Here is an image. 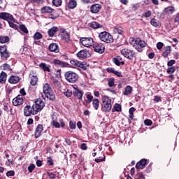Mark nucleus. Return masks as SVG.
<instances>
[{
    "mask_svg": "<svg viewBox=\"0 0 179 179\" xmlns=\"http://www.w3.org/2000/svg\"><path fill=\"white\" fill-rule=\"evenodd\" d=\"M92 107L95 110H99V107H100V100L99 99H94L92 101Z\"/></svg>",
    "mask_w": 179,
    "mask_h": 179,
    "instance_id": "nucleus-34",
    "label": "nucleus"
},
{
    "mask_svg": "<svg viewBox=\"0 0 179 179\" xmlns=\"http://www.w3.org/2000/svg\"><path fill=\"white\" fill-rule=\"evenodd\" d=\"M37 82H38L37 76H32L31 77L30 85H31V86H36V85H37Z\"/></svg>",
    "mask_w": 179,
    "mask_h": 179,
    "instance_id": "nucleus-40",
    "label": "nucleus"
},
{
    "mask_svg": "<svg viewBox=\"0 0 179 179\" xmlns=\"http://www.w3.org/2000/svg\"><path fill=\"white\" fill-rule=\"evenodd\" d=\"M64 77L66 80L69 82V83H76L78 79H79V76L72 71H66L64 73Z\"/></svg>",
    "mask_w": 179,
    "mask_h": 179,
    "instance_id": "nucleus-5",
    "label": "nucleus"
},
{
    "mask_svg": "<svg viewBox=\"0 0 179 179\" xmlns=\"http://www.w3.org/2000/svg\"><path fill=\"white\" fill-rule=\"evenodd\" d=\"M89 27H91V29H101L103 28V25H101L100 23L92 21L88 24Z\"/></svg>",
    "mask_w": 179,
    "mask_h": 179,
    "instance_id": "nucleus-25",
    "label": "nucleus"
},
{
    "mask_svg": "<svg viewBox=\"0 0 179 179\" xmlns=\"http://www.w3.org/2000/svg\"><path fill=\"white\" fill-rule=\"evenodd\" d=\"M99 157L95 159L96 163H101V162H106V155L104 153L101 152L99 154Z\"/></svg>",
    "mask_w": 179,
    "mask_h": 179,
    "instance_id": "nucleus-31",
    "label": "nucleus"
},
{
    "mask_svg": "<svg viewBox=\"0 0 179 179\" xmlns=\"http://www.w3.org/2000/svg\"><path fill=\"white\" fill-rule=\"evenodd\" d=\"M154 101H155V103H160V101H162V97H160L159 96H155Z\"/></svg>",
    "mask_w": 179,
    "mask_h": 179,
    "instance_id": "nucleus-61",
    "label": "nucleus"
},
{
    "mask_svg": "<svg viewBox=\"0 0 179 179\" xmlns=\"http://www.w3.org/2000/svg\"><path fill=\"white\" fill-rule=\"evenodd\" d=\"M6 176H7V177H13V176H15V171H8L6 173Z\"/></svg>",
    "mask_w": 179,
    "mask_h": 179,
    "instance_id": "nucleus-60",
    "label": "nucleus"
},
{
    "mask_svg": "<svg viewBox=\"0 0 179 179\" xmlns=\"http://www.w3.org/2000/svg\"><path fill=\"white\" fill-rule=\"evenodd\" d=\"M32 106L34 107V110H35L36 114H38V113L45 107V103L43 102V99H37Z\"/></svg>",
    "mask_w": 179,
    "mask_h": 179,
    "instance_id": "nucleus-8",
    "label": "nucleus"
},
{
    "mask_svg": "<svg viewBox=\"0 0 179 179\" xmlns=\"http://www.w3.org/2000/svg\"><path fill=\"white\" fill-rule=\"evenodd\" d=\"M74 89L75 91L73 92V96L78 99V100H83V94H85V92L80 90L79 87H74Z\"/></svg>",
    "mask_w": 179,
    "mask_h": 179,
    "instance_id": "nucleus-17",
    "label": "nucleus"
},
{
    "mask_svg": "<svg viewBox=\"0 0 179 179\" xmlns=\"http://www.w3.org/2000/svg\"><path fill=\"white\" fill-rule=\"evenodd\" d=\"M106 71L108 73H114V72H115V69L113 68V67H108L106 69Z\"/></svg>",
    "mask_w": 179,
    "mask_h": 179,
    "instance_id": "nucleus-59",
    "label": "nucleus"
},
{
    "mask_svg": "<svg viewBox=\"0 0 179 179\" xmlns=\"http://www.w3.org/2000/svg\"><path fill=\"white\" fill-rule=\"evenodd\" d=\"M2 67L3 71H9L10 69V65L8 64H3Z\"/></svg>",
    "mask_w": 179,
    "mask_h": 179,
    "instance_id": "nucleus-57",
    "label": "nucleus"
},
{
    "mask_svg": "<svg viewBox=\"0 0 179 179\" xmlns=\"http://www.w3.org/2000/svg\"><path fill=\"white\" fill-rule=\"evenodd\" d=\"M52 3L54 5V6L58 8L62 5V0H52Z\"/></svg>",
    "mask_w": 179,
    "mask_h": 179,
    "instance_id": "nucleus-47",
    "label": "nucleus"
},
{
    "mask_svg": "<svg viewBox=\"0 0 179 179\" xmlns=\"http://www.w3.org/2000/svg\"><path fill=\"white\" fill-rule=\"evenodd\" d=\"M41 13H42V15H47V13H50L49 17L53 20L57 19V17L59 16V14H58L57 10L48 6H44L41 8Z\"/></svg>",
    "mask_w": 179,
    "mask_h": 179,
    "instance_id": "nucleus-3",
    "label": "nucleus"
},
{
    "mask_svg": "<svg viewBox=\"0 0 179 179\" xmlns=\"http://www.w3.org/2000/svg\"><path fill=\"white\" fill-rule=\"evenodd\" d=\"M59 122H58V116L57 115H52V122L50 123L53 128H64L65 127V121L64 119H59Z\"/></svg>",
    "mask_w": 179,
    "mask_h": 179,
    "instance_id": "nucleus-6",
    "label": "nucleus"
},
{
    "mask_svg": "<svg viewBox=\"0 0 179 179\" xmlns=\"http://www.w3.org/2000/svg\"><path fill=\"white\" fill-rule=\"evenodd\" d=\"M43 131H44V127L41 124H38L35 129L34 136L36 139L40 138L41 136V134H43Z\"/></svg>",
    "mask_w": 179,
    "mask_h": 179,
    "instance_id": "nucleus-18",
    "label": "nucleus"
},
{
    "mask_svg": "<svg viewBox=\"0 0 179 179\" xmlns=\"http://www.w3.org/2000/svg\"><path fill=\"white\" fill-rule=\"evenodd\" d=\"M149 164V161L146 159H142L139 162H138L136 164V169H145V166Z\"/></svg>",
    "mask_w": 179,
    "mask_h": 179,
    "instance_id": "nucleus-21",
    "label": "nucleus"
},
{
    "mask_svg": "<svg viewBox=\"0 0 179 179\" xmlns=\"http://www.w3.org/2000/svg\"><path fill=\"white\" fill-rule=\"evenodd\" d=\"M94 51L99 54H103L104 52L105 47L102 43H94L93 45Z\"/></svg>",
    "mask_w": 179,
    "mask_h": 179,
    "instance_id": "nucleus-14",
    "label": "nucleus"
},
{
    "mask_svg": "<svg viewBox=\"0 0 179 179\" xmlns=\"http://www.w3.org/2000/svg\"><path fill=\"white\" fill-rule=\"evenodd\" d=\"M171 54V46L168 45L165 48H164V51L162 52V57L164 58H167L169 57V55Z\"/></svg>",
    "mask_w": 179,
    "mask_h": 179,
    "instance_id": "nucleus-24",
    "label": "nucleus"
},
{
    "mask_svg": "<svg viewBox=\"0 0 179 179\" xmlns=\"http://www.w3.org/2000/svg\"><path fill=\"white\" fill-rule=\"evenodd\" d=\"M0 19L3 20H6L8 23L11 21L14 23H17V20L12 15V14L6 12H1L0 13Z\"/></svg>",
    "mask_w": 179,
    "mask_h": 179,
    "instance_id": "nucleus-10",
    "label": "nucleus"
},
{
    "mask_svg": "<svg viewBox=\"0 0 179 179\" xmlns=\"http://www.w3.org/2000/svg\"><path fill=\"white\" fill-rule=\"evenodd\" d=\"M19 82H20V77L18 76L12 75L8 78V83H10V85H16Z\"/></svg>",
    "mask_w": 179,
    "mask_h": 179,
    "instance_id": "nucleus-23",
    "label": "nucleus"
},
{
    "mask_svg": "<svg viewBox=\"0 0 179 179\" xmlns=\"http://www.w3.org/2000/svg\"><path fill=\"white\" fill-rule=\"evenodd\" d=\"M69 127L71 129H76V122L71 120L69 122Z\"/></svg>",
    "mask_w": 179,
    "mask_h": 179,
    "instance_id": "nucleus-54",
    "label": "nucleus"
},
{
    "mask_svg": "<svg viewBox=\"0 0 179 179\" xmlns=\"http://www.w3.org/2000/svg\"><path fill=\"white\" fill-rule=\"evenodd\" d=\"M39 68H41L44 72H51V66L47 65L45 63H41L39 64Z\"/></svg>",
    "mask_w": 179,
    "mask_h": 179,
    "instance_id": "nucleus-26",
    "label": "nucleus"
},
{
    "mask_svg": "<svg viewBox=\"0 0 179 179\" xmlns=\"http://www.w3.org/2000/svg\"><path fill=\"white\" fill-rule=\"evenodd\" d=\"M78 6V2L76 1V0H70L68 3V8L69 9H75Z\"/></svg>",
    "mask_w": 179,
    "mask_h": 179,
    "instance_id": "nucleus-32",
    "label": "nucleus"
},
{
    "mask_svg": "<svg viewBox=\"0 0 179 179\" xmlns=\"http://www.w3.org/2000/svg\"><path fill=\"white\" fill-rule=\"evenodd\" d=\"M130 44L133 45L135 50H137L138 52H143V48L148 45V43L141 38H136L135 40H132Z\"/></svg>",
    "mask_w": 179,
    "mask_h": 179,
    "instance_id": "nucleus-2",
    "label": "nucleus"
},
{
    "mask_svg": "<svg viewBox=\"0 0 179 179\" xmlns=\"http://www.w3.org/2000/svg\"><path fill=\"white\" fill-rule=\"evenodd\" d=\"M113 31L117 34H120V36H122L124 34V28L122 27H120L119 25H116L113 29Z\"/></svg>",
    "mask_w": 179,
    "mask_h": 179,
    "instance_id": "nucleus-30",
    "label": "nucleus"
},
{
    "mask_svg": "<svg viewBox=\"0 0 179 179\" xmlns=\"http://www.w3.org/2000/svg\"><path fill=\"white\" fill-rule=\"evenodd\" d=\"M43 93L49 100L52 101H55V94H54V91H52V88H51V85L48 83H45L43 87Z\"/></svg>",
    "mask_w": 179,
    "mask_h": 179,
    "instance_id": "nucleus-4",
    "label": "nucleus"
},
{
    "mask_svg": "<svg viewBox=\"0 0 179 179\" xmlns=\"http://www.w3.org/2000/svg\"><path fill=\"white\" fill-rule=\"evenodd\" d=\"M76 55L78 58L85 59V58L90 57V52H89L87 50H82L78 52Z\"/></svg>",
    "mask_w": 179,
    "mask_h": 179,
    "instance_id": "nucleus-20",
    "label": "nucleus"
},
{
    "mask_svg": "<svg viewBox=\"0 0 179 179\" xmlns=\"http://www.w3.org/2000/svg\"><path fill=\"white\" fill-rule=\"evenodd\" d=\"M80 43H81L82 45L84 47H87V48H89V47H92L93 45V43H94V41L92 38L88 37V38H81L80 39Z\"/></svg>",
    "mask_w": 179,
    "mask_h": 179,
    "instance_id": "nucleus-13",
    "label": "nucleus"
},
{
    "mask_svg": "<svg viewBox=\"0 0 179 179\" xmlns=\"http://www.w3.org/2000/svg\"><path fill=\"white\" fill-rule=\"evenodd\" d=\"M57 31H58V27H52V28L48 29V34L49 37H54V36L55 35V33H57Z\"/></svg>",
    "mask_w": 179,
    "mask_h": 179,
    "instance_id": "nucleus-29",
    "label": "nucleus"
},
{
    "mask_svg": "<svg viewBox=\"0 0 179 179\" xmlns=\"http://www.w3.org/2000/svg\"><path fill=\"white\" fill-rule=\"evenodd\" d=\"M20 29L22 31L23 33H25V34H27L29 33V30H27V27H26V25L24 24H20Z\"/></svg>",
    "mask_w": 179,
    "mask_h": 179,
    "instance_id": "nucleus-51",
    "label": "nucleus"
},
{
    "mask_svg": "<svg viewBox=\"0 0 179 179\" xmlns=\"http://www.w3.org/2000/svg\"><path fill=\"white\" fill-rule=\"evenodd\" d=\"M48 50L50 51V52L58 53L59 52V46H58V44L56 43H52L48 46Z\"/></svg>",
    "mask_w": 179,
    "mask_h": 179,
    "instance_id": "nucleus-22",
    "label": "nucleus"
},
{
    "mask_svg": "<svg viewBox=\"0 0 179 179\" xmlns=\"http://www.w3.org/2000/svg\"><path fill=\"white\" fill-rule=\"evenodd\" d=\"M24 103V99H23V96L21 95H17L15 98L13 99V104L15 107L17 106H22Z\"/></svg>",
    "mask_w": 179,
    "mask_h": 179,
    "instance_id": "nucleus-15",
    "label": "nucleus"
},
{
    "mask_svg": "<svg viewBox=\"0 0 179 179\" xmlns=\"http://www.w3.org/2000/svg\"><path fill=\"white\" fill-rule=\"evenodd\" d=\"M62 37L63 38H64V40H65L66 41L68 42V41H69L71 40V39H70V35H69V34L67 33L65 29H62Z\"/></svg>",
    "mask_w": 179,
    "mask_h": 179,
    "instance_id": "nucleus-35",
    "label": "nucleus"
},
{
    "mask_svg": "<svg viewBox=\"0 0 179 179\" xmlns=\"http://www.w3.org/2000/svg\"><path fill=\"white\" fill-rule=\"evenodd\" d=\"M86 97H87V100L85 101V103H87V104H90V103L92 101H93V100H94V99L93 98V96L92 95V94L88 93L86 94Z\"/></svg>",
    "mask_w": 179,
    "mask_h": 179,
    "instance_id": "nucleus-43",
    "label": "nucleus"
},
{
    "mask_svg": "<svg viewBox=\"0 0 179 179\" xmlns=\"http://www.w3.org/2000/svg\"><path fill=\"white\" fill-rule=\"evenodd\" d=\"M134 179H145V174L142 172H138L134 176Z\"/></svg>",
    "mask_w": 179,
    "mask_h": 179,
    "instance_id": "nucleus-44",
    "label": "nucleus"
},
{
    "mask_svg": "<svg viewBox=\"0 0 179 179\" xmlns=\"http://www.w3.org/2000/svg\"><path fill=\"white\" fill-rule=\"evenodd\" d=\"M174 64H176V60L171 59L167 62V66L172 67L174 65Z\"/></svg>",
    "mask_w": 179,
    "mask_h": 179,
    "instance_id": "nucleus-58",
    "label": "nucleus"
},
{
    "mask_svg": "<svg viewBox=\"0 0 179 179\" xmlns=\"http://www.w3.org/2000/svg\"><path fill=\"white\" fill-rule=\"evenodd\" d=\"M34 40H41L43 38V34L38 31H36L33 36Z\"/></svg>",
    "mask_w": 179,
    "mask_h": 179,
    "instance_id": "nucleus-46",
    "label": "nucleus"
},
{
    "mask_svg": "<svg viewBox=\"0 0 179 179\" xmlns=\"http://www.w3.org/2000/svg\"><path fill=\"white\" fill-rule=\"evenodd\" d=\"M20 94H21L22 97H23V96H26L27 93H26V90H24V88H22L20 90Z\"/></svg>",
    "mask_w": 179,
    "mask_h": 179,
    "instance_id": "nucleus-64",
    "label": "nucleus"
},
{
    "mask_svg": "<svg viewBox=\"0 0 179 179\" xmlns=\"http://www.w3.org/2000/svg\"><path fill=\"white\" fill-rule=\"evenodd\" d=\"M152 16V11L148 10L142 14L141 17H150Z\"/></svg>",
    "mask_w": 179,
    "mask_h": 179,
    "instance_id": "nucleus-52",
    "label": "nucleus"
},
{
    "mask_svg": "<svg viewBox=\"0 0 179 179\" xmlns=\"http://www.w3.org/2000/svg\"><path fill=\"white\" fill-rule=\"evenodd\" d=\"M113 108L111 98L107 95H101V110L103 113H110Z\"/></svg>",
    "mask_w": 179,
    "mask_h": 179,
    "instance_id": "nucleus-1",
    "label": "nucleus"
},
{
    "mask_svg": "<svg viewBox=\"0 0 179 179\" xmlns=\"http://www.w3.org/2000/svg\"><path fill=\"white\" fill-rule=\"evenodd\" d=\"M136 111V108L134 107H131L129 110V120H134L135 118V115H134V113Z\"/></svg>",
    "mask_w": 179,
    "mask_h": 179,
    "instance_id": "nucleus-37",
    "label": "nucleus"
},
{
    "mask_svg": "<svg viewBox=\"0 0 179 179\" xmlns=\"http://www.w3.org/2000/svg\"><path fill=\"white\" fill-rule=\"evenodd\" d=\"M122 110V108L119 103H115L113 106V108L112 109V113H120Z\"/></svg>",
    "mask_w": 179,
    "mask_h": 179,
    "instance_id": "nucleus-38",
    "label": "nucleus"
},
{
    "mask_svg": "<svg viewBox=\"0 0 179 179\" xmlns=\"http://www.w3.org/2000/svg\"><path fill=\"white\" fill-rule=\"evenodd\" d=\"M101 8H103V6H101V4L100 3H95V4H92L90 6V10L91 12V13H99V12H100V10H101Z\"/></svg>",
    "mask_w": 179,
    "mask_h": 179,
    "instance_id": "nucleus-16",
    "label": "nucleus"
},
{
    "mask_svg": "<svg viewBox=\"0 0 179 179\" xmlns=\"http://www.w3.org/2000/svg\"><path fill=\"white\" fill-rule=\"evenodd\" d=\"M47 176H48L49 178H50V179L57 178V174H55L52 172H47Z\"/></svg>",
    "mask_w": 179,
    "mask_h": 179,
    "instance_id": "nucleus-53",
    "label": "nucleus"
},
{
    "mask_svg": "<svg viewBox=\"0 0 179 179\" xmlns=\"http://www.w3.org/2000/svg\"><path fill=\"white\" fill-rule=\"evenodd\" d=\"M99 38L101 41H103V43H107L108 44L114 42V38H113V36L107 31L100 32L99 34Z\"/></svg>",
    "mask_w": 179,
    "mask_h": 179,
    "instance_id": "nucleus-7",
    "label": "nucleus"
},
{
    "mask_svg": "<svg viewBox=\"0 0 179 179\" xmlns=\"http://www.w3.org/2000/svg\"><path fill=\"white\" fill-rule=\"evenodd\" d=\"M150 24L153 26V27H162V22L159 21L156 18H152L150 20Z\"/></svg>",
    "mask_w": 179,
    "mask_h": 179,
    "instance_id": "nucleus-27",
    "label": "nucleus"
},
{
    "mask_svg": "<svg viewBox=\"0 0 179 179\" xmlns=\"http://www.w3.org/2000/svg\"><path fill=\"white\" fill-rule=\"evenodd\" d=\"M8 24H9L10 27H11L12 29H14V30H17L19 29V26H17V24H15V22L13 21H10L8 22Z\"/></svg>",
    "mask_w": 179,
    "mask_h": 179,
    "instance_id": "nucleus-49",
    "label": "nucleus"
},
{
    "mask_svg": "<svg viewBox=\"0 0 179 179\" xmlns=\"http://www.w3.org/2000/svg\"><path fill=\"white\" fill-rule=\"evenodd\" d=\"M52 64L55 66H59L60 68H67L69 66V64L66 62H62L58 59H55L52 62Z\"/></svg>",
    "mask_w": 179,
    "mask_h": 179,
    "instance_id": "nucleus-19",
    "label": "nucleus"
},
{
    "mask_svg": "<svg viewBox=\"0 0 179 179\" xmlns=\"http://www.w3.org/2000/svg\"><path fill=\"white\" fill-rule=\"evenodd\" d=\"M10 40L9 36H0V43L1 44H5L6 43H8V41Z\"/></svg>",
    "mask_w": 179,
    "mask_h": 179,
    "instance_id": "nucleus-39",
    "label": "nucleus"
},
{
    "mask_svg": "<svg viewBox=\"0 0 179 179\" xmlns=\"http://www.w3.org/2000/svg\"><path fill=\"white\" fill-rule=\"evenodd\" d=\"M144 124L147 127H150L153 124V122L150 119H146L144 120Z\"/></svg>",
    "mask_w": 179,
    "mask_h": 179,
    "instance_id": "nucleus-55",
    "label": "nucleus"
},
{
    "mask_svg": "<svg viewBox=\"0 0 179 179\" xmlns=\"http://www.w3.org/2000/svg\"><path fill=\"white\" fill-rule=\"evenodd\" d=\"M163 45H164V44L162 42H158L157 43V50H162V48H163Z\"/></svg>",
    "mask_w": 179,
    "mask_h": 179,
    "instance_id": "nucleus-62",
    "label": "nucleus"
},
{
    "mask_svg": "<svg viewBox=\"0 0 179 179\" xmlns=\"http://www.w3.org/2000/svg\"><path fill=\"white\" fill-rule=\"evenodd\" d=\"M7 76H8V74H6V72L2 71L0 73V83H2V84L6 83Z\"/></svg>",
    "mask_w": 179,
    "mask_h": 179,
    "instance_id": "nucleus-33",
    "label": "nucleus"
},
{
    "mask_svg": "<svg viewBox=\"0 0 179 179\" xmlns=\"http://www.w3.org/2000/svg\"><path fill=\"white\" fill-rule=\"evenodd\" d=\"M52 83L54 86H56L57 87H61V81H59L56 78H52Z\"/></svg>",
    "mask_w": 179,
    "mask_h": 179,
    "instance_id": "nucleus-45",
    "label": "nucleus"
},
{
    "mask_svg": "<svg viewBox=\"0 0 179 179\" xmlns=\"http://www.w3.org/2000/svg\"><path fill=\"white\" fill-rule=\"evenodd\" d=\"M107 80H108V86H109V87H115V78H108Z\"/></svg>",
    "mask_w": 179,
    "mask_h": 179,
    "instance_id": "nucleus-42",
    "label": "nucleus"
},
{
    "mask_svg": "<svg viewBox=\"0 0 179 179\" xmlns=\"http://www.w3.org/2000/svg\"><path fill=\"white\" fill-rule=\"evenodd\" d=\"M0 56L1 59L7 60L10 57V53L8 51V45H0Z\"/></svg>",
    "mask_w": 179,
    "mask_h": 179,
    "instance_id": "nucleus-11",
    "label": "nucleus"
},
{
    "mask_svg": "<svg viewBox=\"0 0 179 179\" xmlns=\"http://www.w3.org/2000/svg\"><path fill=\"white\" fill-rule=\"evenodd\" d=\"M62 93H63L66 97H72V94H73L72 90L69 89L62 90Z\"/></svg>",
    "mask_w": 179,
    "mask_h": 179,
    "instance_id": "nucleus-36",
    "label": "nucleus"
},
{
    "mask_svg": "<svg viewBox=\"0 0 179 179\" xmlns=\"http://www.w3.org/2000/svg\"><path fill=\"white\" fill-rule=\"evenodd\" d=\"M11 164H13V159H8L6 162V166H8L9 167Z\"/></svg>",
    "mask_w": 179,
    "mask_h": 179,
    "instance_id": "nucleus-63",
    "label": "nucleus"
},
{
    "mask_svg": "<svg viewBox=\"0 0 179 179\" xmlns=\"http://www.w3.org/2000/svg\"><path fill=\"white\" fill-rule=\"evenodd\" d=\"M174 10H176L174 7L168 6L164 8V15H173V13H174Z\"/></svg>",
    "mask_w": 179,
    "mask_h": 179,
    "instance_id": "nucleus-28",
    "label": "nucleus"
},
{
    "mask_svg": "<svg viewBox=\"0 0 179 179\" xmlns=\"http://www.w3.org/2000/svg\"><path fill=\"white\" fill-rule=\"evenodd\" d=\"M37 113L34 106L27 105L24 107V117H31V115H36Z\"/></svg>",
    "mask_w": 179,
    "mask_h": 179,
    "instance_id": "nucleus-12",
    "label": "nucleus"
},
{
    "mask_svg": "<svg viewBox=\"0 0 179 179\" xmlns=\"http://www.w3.org/2000/svg\"><path fill=\"white\" fill-rule=\"evenodd\" d=\"M81 63L82 62H80L76 59H73L70 61V64H71V65H73V66H78V68H79V66L80 65Z\"/></svg>",
    "mask_w": 179,
    "mask_h": 179,
    "instance_id": "nucleus-48",
    "label": "nucleus"
},
{
    "mask_svg": "<svg viewBox=\"0 0 179 179\" xmlns=\"http://www.w3.org/2000/svg\"><path fill=\"white\" fill-rule=\"evenodd\" d=\"M131 93H132V87L127 85L124 89V92H123V94L124 96H128Z\"/></svg>",
    "mask_w": 179,
    "mask_h": 179,
    "instance_id": "nucleus-41",
    "label": "nucleus"
},
{
    "mask_svg": "<svg viewBox=\"0 0 179 179\" xmlns=\"http://www.w3.org/2000/svg\"><path fill=\"white\" fill-rule=\"evenodd\" d=\"M121 54L124 58H127V59L136 58V54L131 49L124 48L121 50Z\"/></svg>",
    "mask_w": 179,
    "mask_h": 179,
    "instance_id": "nucleus-9",
    "label": "nucleus"
},
{
    "mask_svg": "<svg viewBox=\"0 0 179 179\" xmlns=\"http://www.w3.org/2000/svg\"><path fill=\"white\" fill-rule=\"evenodd\" d=\"M176 72V66L169 67L166 69V73H169V75H172V73H174Z\"/></svg>",
    "mask_w": 179,
    "mask_h": 179,
    "instance_id": "nucleus-50",
    "label": "nucleus"
},
{
    "mask_svg": "<svg viewBox=\"0 0 179 179\" xmlns=\"http://www.w3.org/2000/svg\"><path fill=\"white\" fill-rule=\"evenodd\" d=\"M34 169H36V165H34V164H31L28 166V171H29V173H33V171L34 170Z\"/></svg>",
    "mask_w": 179,
    "mask_h": 179,
    "instance_id": "nucleus-56",
    "label": "nucleus"
}]
</instances>
